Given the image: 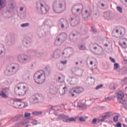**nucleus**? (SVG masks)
Instances as JSON below:
<instances>
[{"label": "nucleus", "instance_id": "nucleus-23", "mask_svg": "<svg viewBox=\"0 0 127 127\" xmlns=\"http://www.w3.org/2000/svg\"><path fill=\"white\" fill-rule=\"evenodd\" d=\"M27 107H28V103H27V102H21V101H20V109L26 108Z\"/></svg>", "mask_w": 127, "mask_h": 127}, {"label": "nucleus", "instance_id": "nucleus-41", "mask_svg": "<svg viewBox=\"0 0 127 127\" xmlns=\"http://www.w3.org/2000/svg\"><path fill=\"white\" fill-rule=\"evenodd\" d=\"M31 115V114L30 113L25 112V114H24V117L25 118H29L30 117Z\"/></svg>", "mask_w": 127, "mask_h": 127}, {"label": "nucleus", "instance_id": "nucleus-27", "mask_svg": "<svg viewBox=\"0 0 127 127\" xmlns=\"http://www.w3.org/2000/svg\"><path fill=\"white\" fill-rule=\"evenodd\" d=\"M66 92H67V86H64L63 87V89L59 91V93L60 95L62 96L63 95H65V93H66Z\"/></svg>", "mask_w": 127, "mask_h": 127}, {"label": "nucleus", "instance_id": "nucleus-46", "mask_svg": "<svg viewBox=\"0 0 127 127\" xmlns=\"http://www.w3.org/2000/svg\"><path fill=\"white\" fill-rule=\"evenodd\" d=\"M55 107H54V106H51L49 108V113H50V112H51V111H55Z\"/></svg>", "mask_w": 127, "mask_h": 127}, {"label": "nucleus", "instance_id": "nucleus-34", "mask_svg": "<svg viewBox=\"0 0 127 127\" xmlns=\"http://www.w3.org/2000/svg\"><path fill=\"white\" fill-rule=\"evenodd\" d=\"M20 92H21L19 93V96H24V95L26 94V91L23 89H21Z\"/></svg>", "mask_w": 127, "mask_h": 127}, {"label": "nucleus", "instance_id": "nucleus-6", "mask_svg": "<svg viewBox=\"0 0 127 127\" xmlns=\"http://www.w3.org/2000/svg\"><path fill=\"white\" fill-rule=\"evenodd\" d=\"M57 120H62L64 123H71V122H76V118H70L65 114H60L58 115Z\"/></svg>", "mask_w": 127, "mask_h": 127}, {"label": "nucleus", "instance_id": "nucleus-44", "mask_svg": "<svg viewBox=\"0 0 127 127\" xmlns=\"http://www.w3.org/2000/svg\"><path fill=\"white\" fill-rule=\"evenodd\" d=\"M113 121H114V122H118V121H119V116L116 115L114 116L113 118Z\"/></svg>", "mask_w": 127, "mask_h": 127}, {"label": "nucleus", "instance_id": "nucleus-19", "mask_svg": "<svg viewBox=\"0 0 127 127\" xmlns=\"http://www.w3.org/2000/svg\"><path fill=\"white\" fill-rule=\"evenodd\" d=\"M20 99H16L15 101H13V107L16 109H20Z\"/></svg>", "mask_w": 127, "mask_h": 127}, {"label": "nucleus", "instance_id": "nucleus-4", "mask_svg": "<svg viewBox=\"0 0 127 127\" xmlns=\"http://www.w3.org/2000/svg\"><path fill=\"white\" fill-rule=\"evenodd\" d=\"M45 76H46V73L44 72L43 73H41V74L36 76V73L34 75V80L37 84H43L44 82H45Z\"/></svg>", "mask_w": 127, "mask_h": 127}, {"label": "nucleus", "instance_id": "nucleus-43", "mask_svg": "<svg viewBox=\"0 0 127 127\" xmlns=\"http://www.w3.org/2000/svg\"><path fill=\"white\" fill-rule=\"evenodd\" d=\"M119 64H118V63L114 64V70H117V69H118V68H119Z\"/></svg>", "mask_w": 127, "mask_h": 127}, {"label": "nucleus", "instance_id": "nucleus-18", "mask_svg": "<svg viewBox=\"0 0 127 127\" xmlns=\"http://www.w3.org/2000/svg\"><path fill=\"white\" fill-rule=\"evenodd\" d=\"M6 52V49H5L4 46L0 44V57H4Z\"/></svg>", "mask_w": 127, "mask_h": 127}, {"label": "nucleus", "instance_id": "nucleus-64", "mask_svg": "<svg viewBox=\"0 0 127 127\" xmlns=\"http://www.w3.org/2000/svg\"><path fill=\"white\" fill-rule=\"evenodd\" d=\"M124 61L125 62V63H126V64H127V60L124 59Z\"/></svg>", "mask_w": 127, "mask_h": 127}, {"label": "nucleus", "instance_id": "nucleus-9", "mask_svg": "<svg viewBox=\"0 0 127 127\" xmlns=\"http://www.w3.org/2000/svg\"><path fill=\"white\" fill-rule=\"evenodd\" d=\"M115 31V37H117V38L123 37V36L126 34V29L124 27H121L120 29H115L114 30Z\"/></svg>", "mask_w": 127, "mask_h": 127}, {"label": "nucleus", "instance_id": "nucleus-17", "mask_svg": "<svg viewBox=\"0 0 127 127\" xmlns=\"http://www.w3.org/2000/svg\"><path fill=\"white\" fill-rule=\"evenodd\" d=\"M14 42H15V37L14 35H12L9 38L6 42V44L8 46H11V45H13Z\"/></svg>", "mask_w": 127, "mask_h": 127}, {"label": "nucleus", "instance_id": "nucleus-55", "mask_svg": "<svg viewBox=\"0 0 127 127\" xmlns=\"http://www.w3.org/2000/svg\"><path fill=\"white\" fill-rule=\"evenodd\" d=\"M61 63H62V64H63L64 65H66V64H67V60L62 61H61Z\"/></svg>", "mask_w": 127, "mask_h": 127}, {"label": "nucleus", "instance_id": "nucleus-54", "mask_svg": "<svg viewBox=\"0 0 127 127\" xmlns=\"http://www.w3.org/2000/svg\"><path fill=\"white\" fill-rule=\"evenodd\" d=\"M79 120L80 122H82L83 123L85 121V118L83 117H79Z\"/></svg>", "mask_w": 127, "mask_h": 127}, {"label": "nucleus", "instance_id": "nucleus-52", "mask_svg": "<svg viewBox=\"0 0 127 127\" xmlns=\"http://www.w3.org/2000/svg\"><path fill=\"white\" fill-rule=\"evenodd\" d=\"M124 105V107L126 110H127V102H124V103H122Z\"/></svg>", "mask_w": 127, "mask_h": 127}, {"label": "nucleus", "instance_id": "nucleus-26", "mask_svg": "<svg viewBox=\"0 0 127 127\" xmlns=\"http://www.w3.org/2000/svg\"><path fill=\"white\" fill-rule=\"evenodd\" d=\"M24 125H26V123L25 122H20L18 123H16L15 124V127H23Z\"/></svg>", "mask_w": 127, "mask_h": 127}, {"label": "nucleus", "instance_id": "nucleus-47", "mask_svg": "<svg viewBox=\"0 0 127 127\" xmlns=\"http://www.w3.org/2000/svg\"><path fill=\"white\" fill-rule=\"evenodd\" d=\"M85 13H87V16H86V18H88L90 15H91V13L88 11V10H86L85 11Z\"/></svg>", "mask_w": 127, "mask_h": 127}, {"label": "nucleus", "instance_id": "nucleus-49", "mask_svg": "<svg viewBox=\"0 0 127 127\" xmlns=\"http://www.w3.org/2000/svg\"><path fill=\"white\" fill-rule=\"evenodd\" d=\"M111 116V114H110V112L107 113L105 115L104 117H105L106 118V119L107 118H110V117Z\"/></svg>", "mask_w": 127, "mask_h": 127}, {"label": "nucleus", "instance_id": "nucleus-62", "mask_svg": "<svg viewBox=\"0 0 127 127\" xmlns=\"http://www.w3.org/2000/svg\"><path fill=\"white\" fill-rule=\"evenodd\" d=\"M124 71L126 72V73H127V67H126L124 69Z\"/></svg>", "mask_w": 127, "mask_h": 127}, {"label": "nucleus", "instance_id": "nucleus-40", "mask_svg": "<svg viewBox=\"0 0 127 127\" xmlns=\"http://www.w3.org/2000/svg\"><path fill=\"white\" fill-rule=\"evenodd\" d=\"M21 27H27V26H29V23H25L22 24L21 25Z\"/></svg>", "mask_w": 127, "mask_h": 127}, {"label": "nucleus", "instance_id": "nucleus-30", "mask_svg": "<svg viewBox=\"0 0 127 127\" xmlns=\"http://www.w3.org/2000/svg\"><path fill=\"white\" fill-rule=\"evenodd\" d=\"M29 54L31 55V56H36L38 54V52H37V50L35 51H30L28 52Z\"/></svg>", "mask_w": 127, "mask_h": 127}, {"label": "nucleus", "instance_id": "nucleus-42", "mask_svg": "<svg viewBox=\"0 0 127 127\" xmlns=\"http://www.w3.org/2000/svg\"><path fill=\"white\" fill-rule=\"evenodd\" d=\"M20 118H21V117H20V116H15L14 117V120H13V122H14V121H20Z\"/></svg>", "mask_w": 127, "mask_h": 127}, {"label": "nucleus", "instance_id": "nucleus-8", "mask_svg": "<svg viewBox=\"0 0 127 127\" xmlns=\"http://www.w3.org/2000/svg\"><path fill=\"white\" fill-rule=\"evenodd\" d=\"M43 100V96L39 94H36L32 96L31 101L33 104H38Z\"/></svg>", "mask_w": 127, "mask_h": 127}, {"label": "nucleus", "instance_id": "nucleus-29", "mask_svg": "<svg viewBox=\"0 0 127 127\" xmlns=\"http://www.w3.org/2000/svg\"><path fill=\"white\" fill-rule=\"evenodd\" d=\"M0 6L2 8L6 6V0H0Z\"/></svg>", "mask_w": 127, "mask_h": 127}, {"label": "nucleus", "instance_id": "nucleus-56", "mask_svg": "<svg viewBox=\"0 0 127 127\" xmlns=\"http://www.w3.org/2000/svg\"><path fill=\"white\" fill-rule=\"evenodd\" d=\"M105 100H107V101H112V100H113V97H106L105 98Z\"/></svg>", "mask_w": 127, "mask_h": 127}, {"label": "nucleus", "instance_id": "nucleus-2", "mask_svg": "<svg viewBox=\"0 0 127 127\" xmlns=\"http://www.w3.org/2000/svg\"><path fill=\"white\" fill-rule=\"evenodd\" d=\"M19 69V64L17 63L12 64L9 65L4 70L6 76H12Z\"/></svg>", "mask_w": 127, "mask_h": 127}, {"label": "nucleus", "instance_id": "nucleus-58", "mask_svg": "<svg viewBox=\"0 0 127 127\" xmlns=\"http://www.w3.org/2000/svg\"><path fill=\"white\" fill-rule=\"evenodd\" d=\"M117 127H122V124L121 123H118L117 124Z\"/></svg>", "mask_w": 127, "mask_h": 127}, {"label": "nucleus", "instance_id": "nucleus-12", "mask_svg": "<svg viewBox=\"0 0 127 127\" xmlns=\"http://www.w3.org/2000/svg\"><path fill=\"white\" fill-rule=\"evenodd\" d=\"M117 101L119 104H124L125 102H127V98H125L124 93L119 92L117 93Z\"/></svg>", "mask_w": 127, "mask_h": 127}, {"label": "nucleus", "instance_id": "nucleus-59", "mask_svg": "<svg viewBox=\"0 0 127 127\" xmlns=\"http://www.w3.org/2000/svg\"><path fill=\"white\" fill-rule=\"evenodd\" d=\"M71 34H69V39H70V40H73V39H74V37H72V36H71Z\"/></svg>", "mask_w": 127, "mask_h": 127}, {"label": "nucleus", "instance_id": "nucleus-63", "mask_svg": "<svg viewBox=\"0 0 127 127\" xmlns=\"http://www.w3.org/2000/svg\"><path fill=\"white\" fill-rule=\"evenodd\" d=\"M20 10L21 11H23V7H21V8H20Z\"/></svg>", "mask_w": 127, "mask_h": 127}, {"label": "nucleus", "instance_id": "nucleus-15", "mask_svg": "<svg viewBox=\"0 0 127 127\" xmlns=\"http://www.w3.org/2000/svg\"><path fill=\"white\" fill-rule=\"evenodd\" d=\"M31 42H32V40L29 37L24 38L22 40V43L24 47H29L31 45Z\"/></svg>", "mask_w": 127, "mask_h": 127}, {"label": "nucleus", "instance_id": "nucleus-28", "mask_svg": "<svg viewBox=\"0 0 127 127\" xmlns=\"http://www.w3.org/2000/svg\"><path fill=\"white\" fill-rule=\"evenodd\" d=\"M97 46H99V45L98 44L91 43L89 45V48L90 49H94V50H96V49H97Z\"/></svg>", "mask_w": 127, "mask_h": 127}, {"label": "nucleus", "instance_id": "nucleus-1", "mask_svg": "<svg viewBox=\"0 0 127 127\" xmlns=\"http://www.w3.org/2000/svg\"><path fill=\"white\" fill-rule=\"evenodd\" d=\"M53 7L56 13H61L66 10V2L64 0H55L53 2Z\"/></svg>", "mask_w": 127, "mask_h": 127}, {"label": "nucleus", "instance_id": "nucleus-51", "mask_svg": "<svg viewBox=\"0 0 127 127\" xmlns=\"http://www.w3.org/2000/svg\"><path fill=\"white\" fill-rule=\"evenodd\" d=\"M103 84L98 85V86L95 88V89H96V90H99V89H101V88H102V87H103Z\"/></svg>", "mask_w": 127, "mask_h": 127}, {"label": "nucleus", "instance_id": "nucleus-36", "mask_svg": "<svg viewBox=\"0 0 127 127\" xmlns=\"http://www.w3.org/2000/svg\"><path fill=\"white\" fill-rule=\"evenodd\" d=\"M45 69L47 71V72L49 74V75H50L51 74V69H50V67L48 66H46L45 68Z\"/></svg>", "mask_w": 127, "mask_h": 127}, {"label": "nucleus", "instance_id": "nucleus-10", "mask_svg": "<svg viewBox=\"0 0 127 127\" xmlns=\"http://www.w3.org/2000/svg\"><path fill=\"white\" fill-rule=\"evenodd\" d=\"M10 92V89L9 87L2 88L0 91V97L3 99H7L8 98V94Z\"/></svg>", "mask_w": 127, "mask_h": 127}, {"label": "nucleus", "instance_id": "nucleus-25", "mask_svg": "<svg viewBox=\"0 0 127 127\" xmlns=\"http://www.w3.org/2000/svg\"><path fill=\"white\" fill-rule=\"evenodd\" d=\"M119 44L120 46L123 47V48H127V43L124 41V40H122V41H119Z\"/></svg>", "mask_w": 127, "mask_h": 127}, {"label": "nucleus", "instance_id": "nucleus-3", "mask_svg": "<svg viewBox=\"0 0 127 127\" xmlns=\"http://www.w3.org/2000/svg\"><path fill=\"white\" fill-rule=\"evenodd\" d=\"M68 35L66 33H61L57 37L55 42L56 46H59L64 43L65 40H67Z\"/></svg>", "mask_w": 127, "mask_h": 127}, {"label": "nucleus", "instance_id": "nucleus-33", "mask_svg": "<svg viewBox=\"0 0 127 127\" xmlns=\"http://www.w3.org/2000/svg\"><path fill=\"white\" fill-rule=\"evenodd\" d=\"M99 51H100V52L96 53L93 52V53H94V54H95L96 55H104L105 54V51L101 50H99Z\"/></svg>", "mask_w": 127, "mask_h": 127}, {"label": "nucleus", "instance_id": "nucleus-21", "mask_svg": "<svg viewBox=\"0 0 127 127\" xmlns=\"http://www.w3.org/2000/svg\"><path fill=\"white\" fill-rule=\"evenodd\" d=\"M104 14L105 19H107V20L111 19V12L110 11L104 12Z\"/></svg>", "mask_w": 127, "mask_h": 127}, {"label": "nucleus", "instance_id": "nucleus-11", "mask_svg": "<svg viewBox=\"0 0 127 127\" xmlns=\"http://www.w3.org/2000/svg\"><path fill=\"white\" fill-rule=\"evenodd\" d=\"M58 25L61 27L62 29L64 28H68L69 23L67 20L64 18H61L59 20Z\"/></svg>", "mask_w": 127, "mask_h": 127}, {"label": "nucleus", "instance_id": "nucleus-53", "mask_svg": "<svg viewBox=\"0 0 127 127\" xmlns=\"http://www.w3.org/2000/svg\"><path fill=\"white\" fill-rule=\"evenodd\" d=\"M97 120H98L97 119V118L93 119L92 121V124H93V125H95V124H96V123H97Z\"/></svg>", "mask_w": 127, "mask_h": 127}, {"label": "nucleus", "instance_id": "nucleus-61", "mask_svg": "<svg viewBox=\"0 0 127 127\" xmlns=\"http://www.w3.org/2000/svg\"><path fill=\"white\" fill-rule=\"evenodd\" d=\"M10 5H11V6H12V8H14V7L13 6V3H11Z\"/></svg>", "mask_w": 127, "mask_h": 127}, {"label": "nucleus", "instance_id": "nucleus-14", "mask_svg": "<svg viewBox=\"0 0 127 127\" xmlns=\"http://www.w3.org/2000/svg\"><path fill=\"white\" fill-rule=\"evenodd\" d=\"M80 22L79 17L75 16L74 17H71L70 20V24L71 26L75 27L77 26Z\"/></svg>", "mask_w": 127, "mask_h": 127}, {"label": "nucleus", "instance_id": "nucleus-57", "mask_svg": "<svg viewBox=\"0 0 127 127\" xmlns=\"http://www.w3.org/2000/svg\"><path fill=\"white\" fill-rule=\"evenodd\" d=\"M38 123V122H37V121L34 120L32 121V124H33V125H37Z\"/></svg>", "mask_w": 127, "mask_h": 127}, {"label": "nucleus", "instance_id": "nucleus-38", "mask_svg": "<svg viewBox=\"0 0 127 127\" xmlns=\"http://www.w3.org/2000/svg\"><path fill=\"white\" fill-rule=\"evenodd\" d=\"M79 49L80 50H85V49H86V46L85 45H81L79 46Z\"/></svg>", "mask_w": 127, "mask_h": 127}, {"label": "nucleus", "instance_id": "nucleus-45", "mask_svg": "<svg viewBox=\"0 0 127 127\" xmlns=\"http://www.w3.org/2000/svg\"><path fill=\"white\" fill-rule=\"evenodd\" d=\"M91 30H92V31L94 32V33H96V32H97V29H96V27H95V26H92Z\"/></svg>", "mask_w": 127, "mask_h": 127}, {"label": "nucleus", "instance_id": "nucleus-24", "mask_svg": "<svg viewBox=\"0 0 127 127\" xmlns=\"http://www.w3.org/2000/svg\"><path fill=\"white\" fill-rule=\"evenodd\" d=\"M53 58L55 59H58L60 58V54L58 53V51H55L53 55Z\"/></svg>", "mask_w": 127, "mask_h": 127}, {"label": "nucleus", "instance_id": "nucleus-35", "mask_svg": "<svg viewBox=\"0 0 127 127\" xmlns=\"http://www.w3.org/2000/svg\"><path fill=\"white\" fill-rule=\"evenodd\" d=\"M11 83H12V82H11V79L10 78H8L5 82V84L6 85H7V86H9V85H11Z\"/></svg>", "mask_w": 127, "mask_h": 127}, {"label": "nucleus", "instance_id": "nucleus-7", "mask_svg": "<svg viewBox=\"0 0 127 127\" xmlns=\"http://www.w3.org/2000/svg\"><path fill=\"white\" fill-rule=\"evenodd\" d=\"M30 59L29 56L24 54H20L17 56L18 61L21 64H26Z\"/></svg>", "mask_w": 127, "mask_h": 127}, {"label": "nucleus", "instance_id": "nucleus-31", "mask_svg": "<svg viewBox=\"0 0 127 127\" xmlns=\"http://www.w3.org/2000/svg\"><path fill=\"white\" fill-rule=\"evenodd\" d=\"M76 76L78 77H81V76H83V70L81 69H78L76 72Z\"/></svg>", "mask_w": 127, "mask_h": 127}, {"label": "nucleus", "instance_id": "nucleus-39", "mask_svg": "<svg viewBox=\"0 0 127 127\" xmlns=\"http://www.w3.org/2000/svg\"><path fill=\"white\" fill-rule=\"evenodd\" d=\"M117 9L118 11L120 12V13H123V8H122L121 6H117Z\"/></svg>", "mask_w": 127, "mask_h": 127}, {"label": "nucleus", "instance_id": "nucleus-37", "mask_svg": "<svg viewBox=\"0 0 127 127\" xmlns=\"http://www.w3.org/2000/svg\"><path fill=\"white\" fill-rule=\"evenodd\" d=\"M105 120H107L106 117H105L104 116H102L101 119L98 120V123H100V122L101 123L104 122Z\"/></svg>", "mask_w": 127, "mask_h": 127}, {"label": "nucleus", "instance_id": "nucleus-32", "mask_svg": "<svg viewBox=\"0 0 127 127\" xmlns=\"http://www.w3.org/2000/svg\"><path fill=\"white\" fill-rule=\"evenodd\" d=\"M32 115H34V116H40L42 115V112L41 111H34L32 112Z\"/></svg>", "mask_w": 127, "mask_h": 127}, {"label": "nucleus", "instance_id": "nucleus-22", "mask_svg": "<svg viewBox=\"0 0 127 127\" xmlns=\"http://www.w3.org/2000/svg\"><path fill=\"white\" fill-rule=\"evenodd\" d=\"M77 94H81L82 92H84V88L81 86H77L76 87H74Z\"/></svg>", "mask_w": 127, "mask_h": 127}, {"label": "nucleus", "instance_id": "nucleus-50", "mask_svg": "<svg viewBox=\"0 0 127 127\" xmlns=\"http://www.w3.org/2000/svg\"><path fill=\"white\" fill-rule=\"evenodd\" d=\"M110 60L113 63H116V59L113 58L112 57H110Z\"/></svg>", "mask_w": 127, "mask_h": 127}, {"label": "nucleus", "instance_id": "nucleus-60", "mask_svg": "<svg viewBox=\"0 0 127 127\" xmlns=\"http://www.w3.org/2000/svg\"><path fill=\"white\" fill-rule=\"evenodd\" d=\"M70 34H71V36L73 37V38L75 37V36H76V34L73 32H71Z\"/></svg>", "mask_w": 127, "mask_h": 127}, {"label": "nucleus", "instance_id": "nucleus-48", "mask_svg": "<svg viewBox=\"0 0 127 127\" xmlns=\"http://www.w3.org/2000/svg\"><path fill=\"white\" fill-rule=\"evenodd\" d=\"M80 33L81 35H84L87 33V31L86 30H82L80 32Z\"/></svg>", "mask_w": 127, "mask_h": 127}, {"label": "nucleus", "instance_id": "nucleus-16", "mask_svg": "<svg viewBox=\"0 0 127 127\" xmlns=\"http://www.w3.org/2000/svg\"><path fill=\"white\" fill-rule=\"evenodd\" d=\"M71 50H72V48H66L65 49L62 53L63 57L64 58H69L71 55Z\"/></svg>", "mask_w": 127, "mask_h": 127}, {"label": "nucleus", "instance_id": "nucleus-5", "mask_svg": "<svg viewBox=\"0 0 127 127\" xmlns=\"http://www.w3.org/2000/svg\"><path fill=\"white\" fill-rule=\"evenodd\" d=\"M37 8L40 13L45 14L49 10V6L47 4L42 3H37Z\"/></svg>", "mask_w": 127, "mask_h": 127}, {"label": "nucleus", "instance_id": "nucleus-13", "mask_svg": "<svg viewBox=\"0 0 127 127\" xmlns=\"http://www.w3.org/2000/svg\"><path fill=\"white\" fill-rule=\"evenodd\" d=\"M84 9L83 5H73L71 7V12L72 13H76V12H79L80 10L83 11Z\"/></svg>", "mask_w": 127, "mask_h": 127}, {"label": "nucleus", "instance_id": "nucleus-20", "mask_svg": "<svg viewBox=\"0 0 127 127\" xmlns=\"http://www.w3.org/2000/svg\"><path fill=\"white\" fill-rule=\"evenodd\" d=\"M70 93L71 94L72 97L76 98L77 97V94H78V92H77L75 87H73L70 89Z\"/></svg>", "mask_w": 127, "mask_h": 127}]
</instances>
